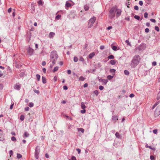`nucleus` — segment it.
I'll use <instances>...</instances> for the list:
<instances>
[{
	"instance_id": "f257e3e1",
	"label": "nucleus",
	"mask_w": 160,
	"mask_h": 160,
	"mask_svg": "<svg viewBox=\"0 0 160 160\" xmlns=\"http://www.w3.org/2000/svg\"><path fill=\"white\" fill-rule=\"evenodd\" d=\"M140 60V57L139 55L134 56L131 63V66L132 68H135L139 63Z\"/></svg>"
},
{
	"instance_id": "f03ea898",
	"label": "nucleus",
	"mask_w": 160,
	"mask_h": 160,
	"mask_svg": "<svg viewBox=\"0 0 160 160\" xmlns=\"http://www.w3.org/2000/svg\"><path fill=\"white\" fill-rule=\"evenodd\" d=\"M58 56L57 53V52L55 51H52L50 55V61H53V63H54V62H56L57 58Z\"/></svg>"
},
{
	"instance_id": "7ed1b4c3",
	"label": "nucleus",
	"mask_w": 160,
	"mask_h": 160,
	"mask_svg": "<svg viewBox=\"0 0 160 160\" xmlns=\"http://www.w3.org/2000/svg\"><path fill=\"white\" fill-rule=\"evenodd\" d=\"M115 7H113L110 10L109 13V17L111 19L115 17Z\"/></svg>"
},
{
	"instance_id": "20e7f679",
	"label": "nucleus",
	"mask_w": 160,
	"mask_h": 160,
	"mask_svg": "<svg viewBox=\"0 0 160 160\" xmlns=\"http://www.w3.org/2000/svg\"><path fill=\"white\" fill-rule=\"evenodd\" d=\"M96 20V18L95 17H92L91 18V19L89 20L88 24V27L89 28H91L93 26Z\"/></svg>"
},
{
	"instance_id": "39448f33",
	"label": "nucleus",
	"mask_w": 160,
	"mask_h": 160,
	"mask_svg": "<svg viewBox=\"0 0 160 160\" xmlns=\"http://www.w3.org/2000/svg\"><path fill=\"white\" fill-rule=\"evenodd\" d=\"M154 115L156 117L160 116V106H158L156 108L154 112Z\"/></svg>"
},
{
	"instance_id": "423d86ee",
	"label": "nucleus",
	"mask_w": 160,
	"mask_h": 160,
	"mask_svg": "<svg viewBox=\"0 0 160 160\" xmlns=\"http://www.w3.org/2000/svg\"><path fill=\"white\" fill-rule=\"evenodd\" d=\"M40 148L38 146H37L35 150V157L36 159H38V158L39 154L40 152Z\"/></svg>"
},
{
	"instance_id": "0eeeda50",
	"label": "nucleus",
	"mask_w": 160,
	"mask_h": 160,
	"mask_svg": "<svg viewBox=\"0 0 160 160\" xmlns=\"http://www.w3.org/2000/svg\"><path fill=\"white\" fill-rule=\"evenodd\" d=\"M115 13L116 12V16L117 17L120 16L122 12V10L120 9L117 8V7L115 6Z\"/></svg>"
},
{
	"instance_id": "6e6552de",
	"label": "nucleus",
	"mask_w": 160,
	"mask_h": 160,
	"mask_svg": "<svg viewBox=\"0 0 160 160\" xmlns=\"http://www.w3.org/2000/svg\"><path fill=\"white\" fill-rule=\"evenodd\" d=\"M27 52L29 55L31 56L32 55L34 52V50L32 48L29 47L27 49Z\"/></svg>"
},
{
	"instance_id": "1a4fd4ad",
	"label": "nucleus",
	"mask_w": 160,
	"mask_h": 160,
	"mask_svg": "<svg viewBox=\"0 0 160 160\" xmlns=\"http://www.w3.org/2000/svg\"><path fill=\"white\" fill-rule=\"evenodd\" d=\"M21 88V85L19 84H15L14 87V89L17 90H19Z\"/></svg>"
},
{
	"instance_id": "9d476101",
	"label": "nucleus",
	"mask_w": 160,
	"mask_h": 160,
	"mask_svg": "<svg viewBox=\"0 0 160 160\" xmlns=\"http://www.w3.org/2000/svg\"><path fill=\"white\" fill-rule=\"evenodd\" d=\"M112 119L114 122L115 123L118 120V117L117 116H112Z\"/></svg>"
},
{
	"instance_id": "9b49d317",
	"label": "nucleus",
	"mask_w": 160,
	"mask_h": 160,
	"mask_svg": "<svg viewBox=\"0 0 160 160\" xmlns=\"http://www.w3.org/2000/svg\"><path fill=\"white\" fill-rule=\"evenodd\" d=\"M55 33L53 32H50L49 34V37L50 38H52L54 36H55Z\"/></svg>"
},
{
	"instance_id": "f8f14e48",
	"label": "nucleus",
	"mask_w": 160,
	"mask_h": 160,
	"mask_svg": "<svg viewBox=\"0 0 160 160\" xmlns=\"http://www.w3.org/2000/svg\"><path fill=\"white\" fill-rule=\"evenodd\" d=\"M99 81L102 82L105 85H106L108 82V80L107 79H100Z\"/></svg>"
},
{
	"instance_id": "ddd939ff",
	"label": "nucleus",
	"mask_w": 160,
	"mask_h": 160,
	"mask_svg": "<svg viewBox=\"0 0 160 160\" xmlns=\"http://www.w3.org/2000/svg\"><path fill=\"white\" fill-rule=\"evenodd\" d=\"M81 107L82 109H85L86 108V107L85 104V103L82 102L81 103Z\"/></svg>"
},
{
	"instance_id": "4468645a",
	"label": "nucleus",
	"mask_w": 160,
	"mask_h": 160,
	"mask_svg": "<svg viewBox=\"0 0 160 160\" xmlns=\"http://www.w3.org/2000/svg\"><path fill=\"white\" fill-rule=\"evenodd\" d=\"M65 6L68 8L70 7L71 6V4L69 2V1H67L66 2Z\"/></svg>"
},
{
	"instance_id": "2eb2a0df",
	"label": "nucleus",
	"mask_w": 160,
	"mask_h": 160,
	"mask_svg": "<svg viewBox=\"0 0 160 160\" xmlns=\"http://www.w3.org/2000/svg\"><path fill=\"white\" fill-rule=\"evenodd\" d=\"M95 54L94 52H92L90 53L88 55V57L89 58H92L94 55Z\"/></svg>"
},
{
	"instance_id": "dca6fc26",
	"label": "nucleus",
	"mask_w": 160,
	"mask_h": 160,
	"mask_svg": "<svg viewBox=\"0 0 160 160\" xmlns=\"http://www.w3.org/2000/svg\"><path fill=\"white\" fill-rule=\"evenodd\" d=\"M29 136V134L27 132H25L24 134L22 136L23 138H25L28 137Z\"/></svg>"
},
{
	"instance_id": "f3484780",
	"label": "nucleus",
	"mask_w": 160,
	"mask_h": 160,
	"mask_svg": "<svg viewBox=\"0 0 160 160\" xmlns=\"http://www.w3.org/2000/svg\"><path fill=\"white\" fill-rule=\"evenodd\" d=\"M42 82L43 83L45 84V83H46V82H47L46 80V78L45 77L42 76Z\"/></svg>"
},
{
	"instance_id": "a211bd4d",
	"label": "nucleus",
	"mask_w": 160,
	"mask_h": 160,
	"mask_svg": "<svg viewBox=\"0 0 160 160\" xmlns=\"http://www.w3.org/2000/svg\"><path fill=\"white\" fill-rule=\"evenodd\" d=\"M79 60L82 62H83L84 64H85V65H86V63L85 62H84V60L82 57H80L79 58Z\"/></svg>"
},
{
	"instance_id": "6ab92c4d",
	"label": "nucleus",
	"mask_w": 160,
	"mask_h": 160,
	"mask_svg": "<svg viewBox=\"0 0 160 160\" xmlns=\"http://www.w3.org/2000/svg\"><path fill=\"white\" fill-rule=\"evenodd\" d=\"M115 136H116V137L117 138H121V136L118 132H116V133H115Z\"/></svg>"
},
{
	"instance_id": "aec40b11",
	"label": "nucleus",
	"mask_w": 160,
	"mask_h": 160,
	"mask_svg": "<svg viewBox=\"0 0 160 160\" xmlns=\"http://www.w3.org/2000/svg\"><path fill=\"white\" fill-rule=\"evenodd\" d=\"M110 63L112 65H115L116 63V61L114 60H112L110 61Z\"/></svg>"
},
{
	"instance_id": "412c9836",
	"label": "nucleus",
	"mask_w": 160,
	"mask_h": 160,
	"mask_svg": "<svg viewBox=\"0 0 160 160\" xmlns=\"http://www.w3.org/2000/svg\"><path fill=\"white\" fill-rule=\"evenodd\" d=\"M58 67H57V66L55 67H54V69L52 70L53 72H56V71H58Z\"/></svg>"
},
{
	"instance_id": "4be33fe9",
	"label": "nucleus",
	"mask_w": 160,
	"mask_h": 160,
	"mask_svg": "<svg viewBox=\"0 0 160 160\" xmlns=\"http://www.w3.org/2000/svg\"><path fill=\"white\" fill-rule=\"evenodd\" d=\"M125 42L126 43H127V45H128V46H130L131 47V45L130 43V42H129V40H126V41H125Z\"/></svg>"
},
{
	"instance_id": "5701e85b",
	"label": "nucleus",
	"mask_w": 160,
	"mask_h": 160,
	"mask_svg": "<svg viewBox=\"0 0 160 160\" xmlns=\"http://www.w3.org/2000/svg\"><path fill=\"white\" fill-rule=\"evenodd\" d=\"M36 76L37 78V80L38 81H39L40 79V76L38 74H37L36 75Z\"/></svg>"
},
{
	"instance_id": "b1692460",
	"label": "nucleus",
	"mask_w": 160,
	"mask_h": 160,
	"mask_svg": "<svg viewBox=\"0 0 160 160\" xmlns=\"http://www.w3.org/2000/svg\"><path fill=\"white\" fill-rule=\"evenodd\" d=\"M78 131H81L82 133L84 132V129L82 128H78Z\"/></svg>"
},
{
	"instance_id": "393cba45",
	"label": "nucleus",
	"mask_w": 160,
	"mask_h": 160,
	"mask_svg": "<svg viewBox=\"0 0 160 160\" xmlns=\"http://www.w3.org/2000/svg\"><path fill=\"white\" fill-rule=\"evenodd\" d=\"M112 50L114 51H116V50H117V47L116 46H112Z\"/></svg>"
},
{
	"instance_id": "a878e982",
	"label": "nucleus",
	"mask_w": 160,
	"mask_h": 160,
	"mask_svg": "<svg viewBox=\"0 0 160 160\" xmlns=\"http://www.w3.org/2000/svg\"><path fill=\"white\" fill-rule=\"evenodd\" d=\"M113 78V76L111 75H108L107 77V78L109 80L112 79Z\"/></svg>"
},
{
	"instance_id": "bb28decb",
	"label": "nucleus",
	"mask_w": 160,
	"mask_h": 160,
	"mask_svg": "<svg viewBox=\"0 0 160 160\" xmlns=\"http://www.w3.org/2000/svg\"><path fill=\"white\" fill-rule=\"evenodd\" d=\"M22 157V155L19 153H17V158L18 159H20Z\"/></svg>"
},
{
	"instance_id": "cd10ccee",
	"label": "nucleus",
	"mask_w": 160,
	"mask_h": 160,
	"mask_svg": "<svg viewBox=\"0 0 160 160\" xmlns=\"http://www.w3.org/2000/svg\"><path fill=\"white\" fill-rule=\"evenodd\" d=\"M124 73L126 75H128L129 72L127 70H125L124 71Z\"/></svg>"
},
{
	"instance_id": "c85d7f7f",
	"label": "nucleus",
	"mask_w": 160,
	"mask_h": 160,
	"mask_svg": "<svg viewBox=\"0 0 160 160\" xmlns=\"http://www.w3.org/2000/svg\"><path fill=\"white\" fill-rule=\"evenodd\" d=\"M84 9L86 11L88 10L89 7L87 5H85L84 6Z\"/></svg>"
},
{
	"instance_id": "c756f323",
	"label": "nucleus",
	"mask_w": 160,
	"mask_h": 160,
	"mask_svg": "<svg viewBox=\"0 0 160 160\" xmlns=\"http://www.w3.org/2000/svg\"><path fill=\"white\" fill-rule=\"evenodd\" d=\"M108 58L109 59H112L114 58V57L113 55H111L109 56L108 57Z\"/></svg>"
},
{
	"instance_id": "7c9ffc66",
	"label": "nucleus",
	"mask_w": 160,
	"mask_h": 160,
	"mask_svg": "<svg viewBox=\"0 0 160 160\" xmlns=\"http://www.w3.org/2000/svg\"><path fill=\"white\" fill-rule=\"evenodd\" d=\"M83 109L82 110H81L80 111V112L82 114H84L86 112V110L85 109Z\"/></svg>"
},
{
	"instance_id": "2f4dec72",
	"label": "nucleus",
	"mask_w": 160,
	"mask_h": 160,
	"mask_svg": "<svg viewBox=\"0 0 160 160\" xmlns=\"http://www.w3.org/2000/svg\"><path fill=\"white\" fill-rule=\"evenodd\" d=\"M73 60L74 62H77L78 60V58L76 57H74L73 58Z\"/></svg>"
},
{
	"instance_id": "473e14b6",
	"label": "nucleus",
	"mask_w": 160,
	"mask_h": 160,
	"mask_svg": "<svg viewBox=\"0 0 160 160\" xmlns=\"http://www.w3.org/2000/svg\"><path fill=\"white\" fill-rule=\"evenodd\" d=\"M20 120L21 121H23L24 119V116L23 115H21L20 117Z\"/></svg>"
},
{
	"instance_id": "72a5a7b5",
	"label": "nucleus",
	"mask_w": 160,
	"mask_h": 160,
	"mask_svg": "<svg viewBox=\"0 0 160 160\" xmlns=\"http://www.w3.org/2000/svg\"><path fill=\"white\" fill-rule=\"evenodd\" d=\"M85 78L82 76H81L79 78V80L83 81L85 80Z\"/></svg>"
},
{
	"instance_id": "f704fd0d",
	"label": "nucleus",
	"mask_w": 160,
	"mask_h": 160,
	"mask_svg": "<svg viewBox=\"0 0 160 160\" xmlns=\"http://www.w3.org/2000/svg\"><path fill=\"white\" fill-rule=\"evenodd\" d=\"M134 18H135L136 19L138 20H139L140 19L139 16H138V15H135L134 16Z\"/></svg>"
},
{
	"instance_id": "c9c22d12",
	"label": "nucleus",
	"mask_w": 160,
	"mask_h": 160,
	"mask_svg": "<svg viewBox=\"0 0 160 160\" xmlns=\"http://www.w3.org/2000/svg\"><path fill=\"white\" fill-rule=\"evenodd\" d=\"M93 92H94V94H95L96 96L98 95V91H97V90H95Z\"/></svg>"
},
{
	"instance_id": "e433bc0d",
	"label": "nucleus",
	"mask_w": 160,
	"mask_h": 160,
	"mask_svg": "<svg viewBox=\"0 0 160 160\" xmlns=\"http://www.w3.org/2000/svg\"><path fill=\"white\" fill-rule=\"evenodd\" d=\"M4 135H2V136H1H1H0V141H3L4 140Z\"/></svg>"
},
{
	"instance_id": "4c0bfd02",
	"label": "nucleus",
	"mask_w": 160,
	"mask_h": 160,
	"mask_svg": "<svg viewBox=\"0 0 160 160\" xmlns=\"http://www.w3.org/2000/svg\"><path fill=\"white\" fill-rule=\"evenodd\" d=\"M51 62H52V64H50V68H52V67H53V65L56 63V62H54V63H53V61H52Z\"/></svg>"
},
{
	"instance_id": "58836bf2",
	"label": "nucleus",
	"mask_w": 160,
	"mask_h": 160,
	"mask_svg": "<svg viewBox=\"0 0 160 160\" xmlns=\"http://www.w3.org/2000/svg\"><path fill=\"white\" fill-rule=\"evenodd\" d=\"M115 70L114 69H111L110 70V72L111 73H114L115 72Z\"/></svg>"
},
{
	"instance_id": "ea45409f",
	"label": "nucleus",
	"mask_w": 160,
	"mask_h": 160,
	"mask_svg": "<svg viewBox=\"0 0 160 160\" xmlns=\"http://www.w3.org/2000/svg\"><path fill=\"white\" fill-rule=\"evenodd\" d=\"M34 92L35 93H36L37 94H39V91L37 90L34 89Z\"/></svg>"
},
{
	"instance_id": "a19ab883",
	"label": "nucleus",
	"mask_w": 160,
	"mask_h": 160,
	"mask_svg": "<svg viewBox=\"0 0 160 160\" xmlns=\"http://www.w3.org/2000/svg\"><path fill=\"white\" fill-rule=\"evenodd\" d=\"M33 103L32 102H30L29 104V106L30 107H32L33 106Z\"/></svg>"
},
{
	"instance_id": "79ce46f5",
	"label": "nucleus",
	"mask_w": 160,
	"mask_h": 160,
	"mask_svg": "<svg viewBox=\"0 0 160 160\" xmlns=\"http://www.w3.org/2000/svg\"><path fill=\"white\" fill-rule=\"evenodd\" d=\"M61 17V15H60L59 14L56 16V18L57 19H60Z\"/></svg>"
},
{
	"instance_id": "37998d69",
	"label": "nucleus",
	"mask_w": 160,
	"mask_h": 160,
	"mask_svg": "<svg viewBox=\"0 0 160 160\" xmlns=\"http://www.w3.org/2000/svg\"><path fill=\"white\" fill-rule=\"evenodd\" d=\"M11 140L13 141H14L16 140V138L14 136L12 137Z\"/></svg>"
},
{
	"instance_id": "c03bdc74",
	"label": "nucleus",
	"mask_w": 160,
	"mask_h": 160,
	"mask_svg": "<svg viewBox=\"0 0 160 160\" xmlns=\"http://www.w3.org/2000/svg\"><path fill=\"white\" fill-rule=\"evenodd\" d=\"M148 13L147 12H145L144 13V17L145 18H148Z\"/></svg>"
},
{
	"instance_id": "a18cd8bd",
	"label": "nucleus",
	"mask_w": 160,
	"mask_h": 160,
	"mask_svg": "<svg viewBox=\"0 0 160 160\" xmlns=\"http://www.w3.org/2000/svg\"><path fill=\"white\" fill-rule=\"evenodd\" d=\"M155 29L157 31H159V28L158 26H155Z\"/></svg>"
},
{
	"instance_id": "49530a36",
	"label": "nucleus",
	"mask_w": 160,
	"mask_h": 160,
	"mask_svg": "<svg viewBox=\"0 0 160 160\" xmlns=\"http://www.w3.org/2000/svg\"><path fill=\"white\" fill-rule=\"evenodd\" d=\"M99 89L101 90H102L104 88L102 86H99Z\"/></svg>"
},
{
	"instance_id": "de8ad7c7",
	"label": "nucleus",
	"mask_w": 160,
	"mask_h": 160,
	"mask_svg": "<svg viewBox=\"0 0 160 160\" xmlns=\"http://www.w3.org/2000/svg\"><path fill=\"white\" fill-rule=\"evenodd\" d=\"M139 4L140 5L142 6L143 5V3L142 1H140L139 2Z\"/></svg>"
},
{
	"instance_id": "09e8293b",
	"label": "nucleus",
	"mask_w": 160,
	"mask_h": 160,
	"mask_svg": "<svg viewBox=\"0 0 160 160\" xmlns=\"http://www.w3.org/2000/svg\"><path fill=\"white\" fill-rule=\"evenodd\" d=\"M134 9L135 10H138V6H135L134 7Z\"/></svg>"
},
{
	"instance_id": "8fccbe9b",
	"label": "nucleus",
	"mask_w": 160,
	"mask_h": 160,
	"mask_svg": "<svg viewBox=\"0 0 160 160\" xmlns=\"http://www.w3.org/2000/svg\"><path fill=\"white\" fill-rule=\"evenodd\" d=\"M150 20L151 22L154 23L155 22H156L155 20L154 19L151 18L150 19Z\"/></svg>"
},
{
	"instance_id": "3c124183",
	"label": "nucleus",
	"mask_w": 160,
	"mask_h": 160,
	"mask_svg": "<svg viewBox=\"0 0 160 160\" xmlns=\"http://www.w3.org/2000/svg\"><path fill=\"white\" fill-rule=\"evenodd\" d=\"M150 158L151 160H154L155 158L152 155L151 156Z\"/></svg>"
},
{
	"instance_id": "603ef678",
	"label": "nucleus",
	"mask_w": 160,
	"mask_h": 160,
	"mask_svg": "<svg viewBox=\"0 0 160 160\" xmlns=\"http://www.w3.org/2000/svg\"><path fill=\"white\" fill-rule=\"evenodd\" d=\"M158 103H156L152 107V109H153L158 104Z\"/></svg>"
},
{
	"instance_id": "864d4df0",
	"label": "nucleus",
	"mask_w": 160,
	"mask_h": 160,
	"mask_svg": "<svg viewBox=\"0 0 160 160\" xmlns=\"http://www.w3.org/2000/svg\"><path fill=\"white\" fill-rule=\"evenodd\" d=\"M153 132L154 134H156L157 133V129H154L153 130Z\"/></svg>"
},
{
	"instance_id": "5fc2aeb1",
	"label": "nucleus",
	"mask_w": 160,
	"mask_h": 160,
	"mask_svg": "<svg viewBox=\"0 0 160 160\" xmlns=\"http://www.w3.org/2000/svg\"><path fill=\"white\" fill-rule=\"evenodd\" d=\"M9 153L10 155V156L12 155L13 153V152L12 150H10L9 152Z\"/></svg>"
},
{
	"instance_id": "6e6d98bb",
	"label": "nucleus",
	"mask_w": 160,
	"mask_h": 160,
	"mask_svg": "<svg viewBox=\"0 0 160 160\" xmlns=\"http://www.w3.org/2000/svg\"><path fill=\"white\" fill-rule=\"evenodd\" d=\"M145 32L148 33V32H149V30L148 28H146L145 29Z\"/></svg>"
},
{
	"instance_id": "4d7b16f0",
	"label": "nucleus",
	"mask_w": 160,
	"mask_h": 160,
	"mask_svg": "<svg viewBox=\"0 0 160 160\" xmlns=\"http://www.w3.org/2000/svg\"><path fill=\"white\" fill-rule=\"evenodd\" d=\"M63 89L65 90H67L68 89V87L67 86L64 85L63 87Z\"/></svg>"
},
{
	"instance_id": "13d9d810",
	"label": "nucleus",
	"mask_w": 160,
	"mask_h": 160,
	"mask_svg": "<svg viewBox=\"0 0 160 160\" xmlns=\"http://www.w3.org/2000/svg\"><path fill=\"white\" fill-rule=\"evenodd\" d=\"M156 64L157 63L156 62H152V65L153 66H155L156 65Z\"/></svg>"
},
{
	"instance_id": "bf43d9fd",
	"label": "nucleus",
	"mask_w": 160,
	"mask_h": 160,
	"mask_svg": "<svg viewBox=\"0 0 160 160\" xmlns=\"http://www.w3.org/2000/svg\"><path fill=\"white\" fill-rule=\"evenodd\" d=\"M38 4L39 5L42 4V2L41 0H39L38 2Z\"/></svg>"
},
{
	"instance_id": "052dcab7",
	"label": "nucleus",
	"mask_w": 160,
	"mask_h": 160,
	"mask_svg": "<svg viewBox=\"0 0 160 160\" xmlns=\"http://www.w3.org/2000/svg\"><path fill=\"white\" fill-rule=\"evenodd\" d=\"M29 109V108L28 107H27L25 108V110L26 111H28Z\"/></svg>"
},
{
	"instance_id": "680f3d73",
	"label": "nucleus",
	"mask_w": 160,
	"mask_h": 160,
	"mask_svg": "<svg viewBox=\"0 0 160 160\" xmlns=\"http://www.w3.org/2000/svg\"><path fill=\"white\" fill-rule=\"evenodd\" d=\"M104 48V46L103 45L101 46L100 47V48L102 50Z\"/></svg>"
},
{
	"instance_id": "e2e57ef3",
	"label": "nucleus",
	"mask_w": 160,
	"mask_h": 160,
	"mask_svg": "<svg viewBox=\"0 0 160 160\" xmlns=\"http://www.w3.org/2000/svg\"><path fill=\"white\" fill-rule=\"evenodd\" d=\"M67 73L68 74H71V71L70 70H68L67 71Z\"/></svg>"
},
{
	"instance_id": "0e129e2a",
	"label": "nucleus",
	"mask_w": 160,
	"mask_h": 160,
	"mask_svg": "<svg viewBox=\"0 0 160 160\" xmlns=\"http://www.w3.org/2000/svg\"><path fill=\"white\" fill-rule=\"evenodd\" d=\"M72 160H76V158L75 156H72Z\"/></svg>"
},
{
	"instance_id": "69168bd1",
	"label": "nucleus",
	"mask_w": 160,
	"mask_h": 160,
	"mask_svg": "<svg viewBox=\"0 0 160 160\" xmlns=\"http://www.w3.org/2000/svg\"><path fill=\"white\" fill-rule=\"evenodd\" d=\"M88 86V84L87 83H85L84 84L83 87L84 88H86Z\"/></svg>"
},
{
	"instance_id": "338daca9",
	"label": "nucleus",
	"mask_w": 160,
	"mask_h": 160,
	"mask_svg": "<svg viewBox=\"0 0 160 160\" xmlns=\"http://www.w3.org/2000/svg\"><path fill=\"white\" fill-rule=\"evenodd\" d=\"M57 78L56 76H55L54 78L53 79L54 80L55 82L57 80Z\"/></svg>"
},
{
	"instance_id": "774afa93",
	"label": "nucleus",
	"mask_w": 160,
	"mask_h": 160,
	"mask_svg": "<svg viewBox=\"0 0 160 160\" xmlns=\"http://www.w3.org/2000/svg\"><path fill=\"white\" fill-rule=\"evenodd\" d=\"M134 94H131L129 95V97L130 98L133 97L134 96Z\"/></svg>"
}]
</instances>
